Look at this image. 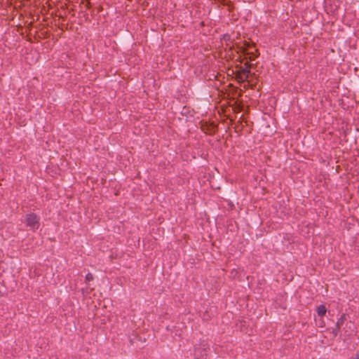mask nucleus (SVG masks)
<instances>
[{"mask_svg":"<svg viewBox=\"0 0 359 359\" xmlns=\"http://www.w3.org/2000/svg\"><path fill=\"white\" fill-rule=\"evenodd\" d=\"M250 74V65H248L245 68L241 69L238 73V78L242 81H245L248 78Z\"/></svg>","mask_w":359,"mask_h":359,"instance_id":"nucleus-2","label":"nucleus"},{"mask_svg":"<svg viewBox=\"0 0 359 359\" xmlns=\"http://www.w3.org/2000/svg\"><path fill=\"white\" fill-rule=\"evenodd\" d=\"M93 280V274L90 273H87L86 276V282H90V281H91Z\"/></svg>","mask_w":359,"mask_h":359,"instance_id":"nucleus-7","label":"nucleus"},{"mask_svg":"<svg viewBox=\"0 0 359 359\" xmlns=\"http://www.w3.org/2000/svg\"><path fill=\"white\" fill-rule=\"evenodd\" d=\"M353 359H359V354H357Z\"/></svg>","mask_w":359,"mask_h":359,"instance_id":"nucleus-9","label":"nucleus"},{"mask_svg":"<svg viewBox=\"0 0 359 359\" xmlns=\"http://www.w3.org/2000/svg\"><path fill=\"white\" fill-rule=\"evenodd\" d=\"M340 329L341 328H339L337 326L332 329V333L334 337H337L338 335V334L339 333Z\"/></svg>","mask_w":359,"mask_h":359,"instance_id":"nucleus-6","label":"nucleus"},{"mask_svg":"<svg viewBox=\"0 0 359 359\" xmlns=\"http://www.w3.org/2000/svg\"><path fill=\"white\" fill-rule=\"evenodd\" d=\"M247 54L250 55L249 59L250 61L254 60L258 56L257 50L250 46H248Z\"/></svg>","mask_w":359,"mask_h":359,"instance_id":"nucleus-3","label":"nucleus"},{"mask_svg":"<svg viewBox=\"0 0 359 359\" xmlns=\"http://www.w3.org/2000/svg\"><path fill=\"white\" fill-rule=\"evenodd\" d=\"M86 1V6L89 8L90 7V0H84Z\"/></svg>","mask_w":359,"mask_h":359,"instance_id":"nucleus-8","label":"nucleus"},{"mask_svg":"<svg viewBox=\"0 0 359 359\" xmlns=\"http://www.w3.org/2000/svg\"><path fill=\"white\" fill-rule=\"evenodd\" d=\"M346 320V315L345 313H343L340 318H338L336 326L341 328V325L344 323V322Z\"/></svg>","mask_w":359,"mask_h":359,"instance_id":"nucleus-5","label":"nucleus"},{"mask_svg":"<svg viewBox=\"0 0 359 359\" xmlns=\"http://www.w3.org/2000/svg\"><path fill=\"white\" fill-rule=\"evenodd\" d=\"M349 324H351V323L350 322ZM348 323L346 324V326H348Z\"/></svg>","mask_w":359,"mask_h":359,"instance_id":"nucleus-10","label":"nucleus"},{"mask_svg":"<svg viewBox=\"0 0 359 359\" xmlns=\"http://www.w3.org/2000/svg\"><path fill=\"white\" fill-rule=\"evenodd\" d=\"M327 312V309L325 305L320 304L317 307L318 315L320 317H323Z\"/></svg>","mask_w":359,"mask_h":359,"instance_id":"nucleus-4","label":"nucleus"},{"mask_svg":"<svg viewBox=\"0 0 359 359\" xmlns=\"http://www.w3.org/2000/svg\"><path fill=\"white\" fill-rule=\"evenodd\" d=\"M25 223L30 230L35 231L40 226V217L35 213L31 212L25 216Z\"/></svg>","mask_w":359,"mask_h":359,"instance_id":"nucleus-1","label":"nucleus"}]
</instances>
